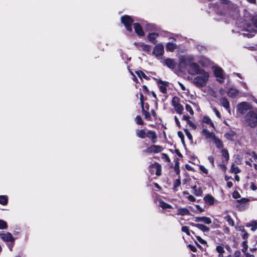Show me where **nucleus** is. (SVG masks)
I'll list each match as a JSON object with an SVG mask.
<instances>
[{
    "instance_id": "1",
    "label": "nucleus",
    "mask_w": 257,
    "mask_h": 257,
    "mask_svg": "<svg viewBox=\"0 0 257 257\" xmlns=\"http://www.w3.org/2000/svg\"><path fill=\"white\" fill-rule=\"evenodd\" d=\"M192 57H187L181 61L180 65L185 64L189 73L192 75L197 74L202 72L203 70L200 69L197 63L192 62Z\"/></svg>"
},
{
    "instance_id": "2",
    "label": "nucleus",
    "mask_w": 257,
    "mask_h": 257,
    "mask_svg": "<svg viewBox=\"0 0 257 257\" xmlns=\"http://www.w3.org/2000/svg\"><path fill=\"white\" fill-rule=\"evenodd\" d=\"M199 75L196 77L193 82L198 87H202L206 85L209 78V73L203 70L202 72L199 73Z\"/></svg>"
},
{
    "instance_id": "3",
    "label": "nucleus",
    "mask_w": 257,
    "mask_h": 257,
    "mask_svg": "<svg viewBox=\"0 0 257 257\" xmlns=\"http://www.w3.org/2000/svg\"><path fill=\"white\" fill-rule=\"evenodd\" d=\"M246 123L250 126L254 127L257 125V113L250 110L245 117Z\"/></svg>"
},
{
    "instance_id": "4",
    "label": "nucleus",
    "mask_w": 257,
    "mask_h": 257,
    "mask_svg": "<svg viewBox=\"0 0 257 257\" xmlns=\"http://www.w3.org/2000/svg\"><path fill=\"white\" fill-rule=\"evenodd\" d=\"M252 24H246L244 30L250 33H255L257 29V15L253 16L251 19Z\"/></svg>"
},
{
    "instance_id": "5",
    "label": "nucleus",
    "mask_w": 257,
    "mask_h": 257,
    "mask_svg": "<svg viewBox=\"0 0 257 257\" xmlns=\"http://www.w3.org/2000/svg\"><path fill=\"white\" fill-rule=\"evenodd\" d=\"M172 105L175 111L179 114H181L184 110L183 106L179 103V99L177 97H174L172 100Z\"/></svg>"
},
{
    "instance_id": "6",
    "label": "nucleus",
    "mask_w": 257,
    "mask_h": 257,
    "mask_svg": "<svg viewBox=\"0 0 257 257\" xmlns=\"http://www.w3.org/2000/svg\"><path fill=\"white\" fill-rule=\"evenodd\" d=\"M251 108V105L246 102H242L237 105V111L241 114H244L247 110Z\"/></svg>"
},
{
    "instance_id": "7",
    "label": "nucleus",
    "mask_w": 257,
    "mask_h": 257,
    "mask_svg": "<svg viewBox=\"0 0 257 257\" xmlns=\"http://www.w3.org/2000/svg\"><path fill=\"white\" fill-rule=\"evenodd\" d=\"M121 21L124 24L127 31L130 32L132 31L131 26L133 22V20H132V18L130 16L125 15L122 17L121 18Z\"/></svg>"
},
{
    "instance_id": "8",
    "label": "nucleus",
    "mask_w": 257,
    "mask_h": 257,
    "mask_svg": "<svg viewBox=\"0 0 257 257\" xmlns=\"http://www.w3.org/2000/svg\"><path fill=\"white\" fill-rule=\"evenodd\" d=\"M163 148L159 145H152L151 146L147 148L143 152L145 153L150 154L152 153H158L162 152Z\"/></svg>"
},
{
    "instance_id": "9",
    "label": "nucleus",
    "mask_w": 257,
    "mask_h": 257,
    "mask_svg": "<svg viewBox=\"0 0 257 257\" xmlns=\"http://www.w3.org/2000/svg\"><path fill=\"white\" fill-rule=\"evenodd\" d=\"M162 63L164 65L171 69H175L177 65V62L174 60L170 58L165 59Z\"/></svg>"
},
{
    "instance_id": "10",
    "label": "nucleus",
    "mask_w": 257,
    "mask_h": 257,
    "mask_svg": "<svg viewBox=\"0 0 257 257\" xmlns=\"http://www.w3.org/2000/svg\"><path fill=\"white\" fill-rule=\"evenodd\" d=\"M151 173H152L154 171H156V175L157 176H160L161 175V166L157 163H155L150 166Z\"/></svg>"
},
{
    "instance_id": "11",
    "label": "nucleus",
    "mask_w": 257,
    "mask_h": 257,
    "mask_svg": "<svg viewBox=\"0 0 257 257\" xmlns=\"http://www.w3.org/2000/svg\"><path fill=\"white\" fill-rule=\"evenodd\" d=\"M214 74L217 77V80L222 83L224 81L223 71L220 68H216L214 69Z\"/></svg>"
},
{
    "instance_id": "12",
    "label": "nucleus",
    "mask_w": 257,
    "mask_h": 257,
    "mask_svg": "<svg viewBox=\"0 0 257 257\" xmlns=\"http://www.w3.org/2000/svg\"><path fill=\"white\" fill-rule=\"evenodd\" d=\"M164 52V46L160 44L157 45L153 51V53L156 55V57L161 56Z\"/></svg>"
},
{
    "instance_id": "13",
    "label": "nucleus",
    "mask_w": 257,
    "mask_h": 257,
    "mask_svg": "<svg viewBox=\"0 0 257 257\" xmlns=\"http://www.w3.org/2000/svg\"><path fill=\"white\" fill-rule=\"evenodd\" d=\"M0 237L4 241L14 242L15 238L10 232L1 233Z\"/></svg>"
},
{
    "instance_id": "14",
    "label": "nucleus",
    "mask_w": 257,
    "mask_h": 257,
    "mask_svg": "<svg viewBox=\"0 0 257 257\" xmlns=\"http://www.w3.org/2000/svg\"><path fill=\"white\" fill-rule=\"evenodd\" d=\"M157 82L158 84L160 91L163 93H166L167 92L166 87L168 86V82L166 81H163L160 79H158Z\"/></svg>"
},
{
    "instance_id": "15",
    "label": "nucleus",
    "mask_w": 257,
    "mask_h": 257,
    "mask_svg": "<svg viewBox=\"0 0 257 257\" xmlns=\"http://www.w3.org/2000/svg\"><path fill=\"white\" fill-rule=\"evenodd\" d=\"M227 94L229 97L235 98L239 96V91L234 88H230L227 91Z\"/></svg>"
},
{
    "instance_id": "16",
    "label": "nucleus",
    "mask_w": 257,
    "mask_h": 257,
    "mask_svg": "<svg viewBox=\"0 0 257 257\" xmlns=\"http://www.w3.org/2000/svg\"><path fill=\"white\" fill-rule=\"evenodd\" d=\"M202 135L204 136L206 139H211L212 140L215 138V135L213 132H210L206 128H204L202 131Z\"/></svg>"
},
{
    "instance_id": "17",
    "label": "nucleus",
    "mask_w": 257,
    "mask_h": 257,
    "mask_svg": "<svg viewBox=\"0 0 257 257\" xmlns=\"http://www.w3.org/2000/svg\"><path fill=\"white\" fill-rule=\"evenodd\" d=\"M219 102L222 106H223L228 111L230 112V104L228 100L225 97H221L219 99Z\"/></svg>"
},
{
    "instance_id": "18",
    "label": "nucleus",
    "mask_w": 257,
    "mask_h": 257,
    "mask_svg": "<svg viewBox=\"0 0 257 257\" xmlns=\"http://www.w3.org/2000/svg\"><path fill=\"white\" fill-rule=\"evenodd\" d=\"M195 221L196 222H202L205 224H209L211 223V220L209 217H196L195 218Z\"/></svg>"
},
{
    "instance_id": "19",
    "label": "nucleus",
    "mask_w": 257,
    "mask_h": 257,
    "mask_svg": "<svg viewBox=\"0 0 257 257\" xmlns=\"http://www.w3.org/2000/svg\"><path fill=\"white\" fill-rule=\"evenodd\" d=\"M146 137L151 139L153 143H155L157 141V135L155 132L149 131L147 132Z\"/></svg>"
},
{
    "instance_id": "20",
    "label": "nucleus",
    "mask_w": 257,
    "mask_h": 257,
    "mask_svg": "<svg viewBox=\"0 0 257 257\" xmlns=\"http://www.w3.org/2000/svg\"><path fill=\"white\" fill-rule=\"evenodd\" d=\"M134 26L135 31L138 35L140 36L144 35V32L142 30L141 25L139 23H135Z\"/></svg>"
},
{
    "instance_id": "21",
    "label": "nucleus",
    "mask_w": 257,
    "mask_h": 257,
    "mask_svg": "<svg viewBox=\"0 0 257 257\" xmlns=\"http://www.w3.org/2000/svg\"><path fill=\"white\" fill-rule=\"evenodd\" d=\"M177 45L175 43L169 42L167 43L166 46V50L167 51L173 52L176 49H177Z\"/></svg>"
},
{
    "instance_id": "22",
    "label": "nucleus",
    "mask_w": 257,
    "mask_h": 257,
    "mask_svg": "<svg viewBox=\"0 0 257 257\" xmlns=\"http://www.w3.org/2000/svg\"><path fill=\"white\" fill-rule=\"evenodd\" d=\"M214 143L215 144L216 147L218 148H222L223 147V144L221 140H220L216 136L213 140Z\"/></svg>"
},
{
    "instance_id": "23",
    "label": "nucleus",
    "mask_w": 257,
    "mask_h": 257,
    "mask_svg": "<svg viewBox=\"0 0 257 257\" xmlns=\"http://www.w3.org/2000/svg\"><path fill=\"white\" fill-rule=\"evenodd\" d=\"M178 215H190V212L189 210L186 208H179L178 210V212L177 213Z\"/></svg>"
},
{
    "instance_id": "24",
    "label": "nucleus",
    "mask_w": 257,
    "mask_h": 257,
    "mask_svg": "<svg viewBox=\"0 0 257 257\" xmlns=\"http://www.w3.org/2000/svg\"><path fill=\"white\" fill-rule=\"evenodd\" d=\"M158 36V33H153L149 34L148 37L150 41L155 44L157 42L156 38Z\"/></svg>"
},
{
    "instance_id": "25",
    "label": "nucleus",
    "mask_w": 257,
    "mask_h": 257,
    "mask_svg": "<svg viewBox=\"0 0 257 257\" xmlns=\"http://www.w3.org/2000/svg\"><path fill=\"white\" fill-rule=\"evenodd\" d=\"M192 189H193V193L197 196H201L202 194V190L201 187L197 188L196 185H194L192 187Z\"/></svg>"
},
{
    "instance_id": "26",
    "label": "nucleus",
    "mask_w": 257,
    "mask_h": 257,
    "mask_svg": "<svg viewBox=\"0 0 257 257\" xmlns=\"http://www.w3.org/2000/svg\"><path fill=\"white\" fill-rule=\"evenodd\" d=\"M136 135L138 137L144 139L146 137L147 132H146L145 130H137L136 131Z\"/></svg>"
},
{
    "instance_id": "27",
    "label": "nucleus",
    "mask_w": 257,
    "mask_h": 257,
    "mask_svg": "<svg viewBox=\"0 0 257 257\" xmlns=\"http://www.w3.org/2000/svg\"><path fill=\"white\" fill-rule=\"evenodd\" d=\"M204 200L206 203L212 205L214 203V198L210 195H207L204 197Z\"/></svg>"
},
{
    "instance_id": "28",
    "label": "nucleus",
    "mask_w": 257,
    "mask_h": 257,
    "mask_svg": "<svg viewBox=\"0 0 257 257\" xmlns=\"http://www.w3.org/2000/svg\"><path fill=\"white\" fill-rule=\"evenodd\" d=\"M246 226L251 227V230L254 231L257 229V222L255 221H252L246 224Z\"/></svg>"
},
{
    "instance_id": "29",
    "label": "nucleus",
    "mask_w": 257,
    "mask_h": 257,
    "mask_svg": "<svg viewBox=\"0 0 257 257\" xmlns=\"http://www.w3.org/2000/svg\"><path fill=\"white\" fill-rule=\"evenodd\" d=\"M142 113L144 115L146 119H147L149 120H151L152 119L151 114L149 112H148L147 110H145L144 109V106H142Z\"/></svg>"
},
{
    "instance_id": "30",
    "label": "nucleus",
    "mask_w": 257,
    "mask_h": 257,
    "mask_svg": "<svg viewBox=\"0 0 257 257\" xmlns=\"http://www.w3.org/2000/svg\"><path fill=\"white\" fill-rule=\"evenodd\" d=\"M203 121L204 123L210 124L212 127H214V124L213 122L212 121L211 119L208 116H204L203 118Z\"/></svg>"
},
{
    "instance_id": "31",
    "label": "nucleus",
    "mask_w": 257,
    "mask_h": 257,
    "mask_svg": "<svg viewBox=\"0 0 257 257\" xmlns=\"http://www.w3.org/2000/svg\"><path fill=\"white\" fill-rule=\"evenodd\" d=\"M159 206L161 207V208H162L163 209H168V208H172V206L167 203H165L164 202V201H159Z\"/></svg>"
},
{
    "instance_id": "32",
    "label": "nucleus",
    "mask_w": 257,
    "mask_h": 257,
    "mask_svg": "<svg viewBox=\"0 0 257 257\" xmlns=\"http://www.w3.org/2000/svg\"><path fill=\"white\" fill-rule=\"evenodd\" d=\"M240 171V169L237 166H236L234 164L231 165V172L232 173L236 174L239 173Z\"/></svg>"
},
{
    "instance_id": "33",
    "label": "nucleus",
    "mask_w": 257,
    "mask_h": 257,
    "mask_svg": "<svg viewBox=\"0 0 257 257\" xmlns=\"http://www.w3.org/2000/svg\"><path fill=\"white\" fill-rule=\"evenodd\" d=\"M222 156L224 158L225 161H227L229 159V154L226 149H222L221 151Z\"/></svg>"
},
{
    "instance_id": "34",
    "label": "nucleus",
    "mask_w": 257,
    "mask_h": 257,
    "mask_svg": "<svg viewBox=\"0 0 257 257\" xmlns=\"http://www.w3.org/2000/svg\"><path fill=\"white\" fill-rule=\"evenodd\" d=\"M198 226V228L204 232H208L210 230V228L205 225L199 224Z\"/></svg>"
},
{
    "instance_id": "35",
    "label": "nucleus",
    "mask_w": 257,
    "mask_h": 257,
    "mask_svg": "<svg viewBox=\"0 0 257 257\" xmlns=\"http://www.w3.org/2000/svg\"><path fill=\"white\" fill-rule=\"evenodd\" d=\"M235 136V134L233 132H230L228 133L225 134L224 136L228 140H233L234 139V137Z\"/></svg>"
},
{
    "instance_id": "36",
    "label": "nucleus",
    "mask_w": 257,
    "mask_h": 257,
    "mask_svg": "<svg viewBox=\"0 0 257 257\" xmlns=\"http://www.w3.org/2000/svg\"><path fill=\"white\" fill-rule=\"evenodd\" d=\"M140 48L142 49L143 51L145 52H150V47L144 44H141L139 46Z\"/></svg>"
},
{
    "instance_id": "37",
    "label": "nucleus",
    "mask_w": 257,
    "mask_h": 257,
    "mask_svg": "<svg viewBox=\"0 0 257 257\" xmlns=\"http://www.w3.org/2000/svg\"><path fill=\"white\" fill-rule=\"evenodd\" d=\"M224 219L231 226L234 225V221L230 215H226L224 217Z\"/></svg>"
},
{
    "instance_id": "38",
    "label": "nucleus",
    "mask_w": 257,
    "mask_h": 257,
    "mask_svg": "<svg viewBox=\"0 0 257 257\" xmlns=\"http://www.w3.org/2000/svg\"><path fill=\"white\" fill-rule=\"evenodd\" d=\"M8 203V198L6 196H0V203L2 205H6Z\"/></svg>"
},
{
    "instance_id": "39",
    "label": "nucleus",
    "mask_w": 257,
    "mask_h": 257,
    "mask_svg": "<svg viewBox=\"0 0 257 257\" xmlns=\"http://www.w3.org/2000/svg\"><path fill=\"white\" fill-rule=\"evenodd\" d=\"M216 250L218 254H223L225 252L223 245H217L216 247Z\"/></svg>"
},
{
    "instance_id": "40",
    "label": "nucleus",
    "mask_w": 257,
    "mask_h": 257,
    "mask_svg": "<svg viewBox=\"0 0 257 257\" xmlns=\"http://www.w3.org/2000/svg\"><path fill=\"white\" fill-rule=\"evenodd\" d=\"M136 73L137 75L141 78H144L145 79H147V76L146 74L141 70H138L136 71Z\"/></svg>"
},
{
    "instance_id": "41",
    "label": "nucleus",
    "mask_w": 257,
    "mask_h": 257,
    "mask_svg": "<svg viewBox=\"0 0 257 257\" xmlns=\"http://www.w3.org/2000/svg\"><path fill=\"white\" fill-rule=\"evenodd\" d=\"M7 224L6 221L0 219V229H4L7 228Z\"/></svg>"
},
{
    "instance_id": "42",
    "label": "nucleus",
    "mask_w": 257,
    "mask_h": 257,
    "mask_svg": "<svg viewBox=\"0 0 257 257\" xmlns=\"http://www.w3.org/2000/svg\"><path fill=\"white\" fill-rule=\"evenodd\" d=\"M135 121H136V123H138V124H141V125L144 124V121H143L141 116L139 115H137L136 117Z\"/></svg>"
},
{
    "instance_id": "43",
    "label": "nucleus",
    "mask_w": 257,
    "mask_h": 257,
    "mask_svg": "<svg viewBox=\"0 0 257 257\" xmlns=\"http://www.w3.org/2000/svg\"><path fill=\"white\" fill-rule=\"evenodd\" d=\"M181 184V181L180 179H178L175 180L174 183V190H176L177 188L179 187Z\"/></svg>"
},
{
    "instance_id": "44",
    "label": "nucleus",
    "mask_w": 257,
    "mask_h": 257,
    "mask_svg": "<svg viewBox=\"0 0 257 257\" xmlns=\"http://www.w3.org/2000/svg\"><path fill=\"white\" fill-rule=\"evenodd\" d=\"M247 240H244L242 242L243 248H242V251L243 252H245L247 249L248 245L247 244Z\"/></svg>"
},
{
    "instance_id": "45",
    "label": "nucleus",
    "mask_w": 257,
    "mask_h": 257,
    "mask_svg": "<svg viewBox=\"0 0 257 257\" xmlns=\"http://www.w3.org/2000/svg\"><path fill=\"white\" fill-rule=\"evenodd\" d=\"M183 232H185L187 235H190L189 229L188 226H184L181 229Z\"/></svg>"
},
{
    "instance_id": "46",
    "label": "nucleus",
    "mask_w": 257,
    "mask_h": 257,
    "mask_svg": "<svg viewBox=\"0 0 257 257\" xmlns=\"http://www.w3.org/2000/svg\"><path fill=\"white\" fill-rule=\"evenodd\" d=\"M186 109L189 112L190 114H193V110L191 106L189 104H186L185 106Z\"/></svg>"
},
{
    "instance_id": "47",
    "label": "nucleus",
    "mask_w": 257,
    "mask_h": 257,
    "mask_svg": "<svg viewBox=\"0 0 257 257\" xmlns=\"http://www.w3.org/2000/svg\"><path fill=\"white\" fill-rule=\"evenodd\" d=\"M187 124L190 126L193 129H195L196 127V125L191 120H190L189 119L188 120V121H187Z\"/></svg>"
},
{
    "instance_id": "48",
    "label": "nucleus",
    "mask_w": 257,
    "mask_h": 257,
    "mask_svg": "<svg viewBox=\"0 0 257 257\" xmlns=\"http://www.w3.org/2000/svg\"><path fill=\"white\" fill-rule=\"evenodd\" d=\"M199 169L204 174H207L208 173V170L204 166L200 165L199 166Z\"/></svg>"
},
{
    "instance_id": "49",
    "label": "nucleus",
    "mask_w": 257,
    "mask_h": 257,
    "mask_svg": "<svg viewBox=\"0 0 257 257\" xmlns=\"http://www.w3.org/2000/svg\"><path fill=\"white\" fill-rule=\"evenodd\" d=\"M196 238H197V240L199 242H200L201 244H206L207 243L206 241L205 240L203 239L202 238H201V237H200L199 236H196Z\"/></svg>"
},
{
    "instance_id": "50",
    "label": "nucleus",
    "mask_w": 257,
    "mask_h": 257,
    "mask_svg": "<svg viewBox=\"0 0 257 257\" xmlns=\"http://www.w3.org/2000/svg\"><path fill=\"white\" fill-rule=\"evenodd\" d=\"M208 160L209 161V162L211 164L212 166L213 167H214V158H213V157L212 156H208Z\"/></svg>"
},
{
    "instance_id": "51",
    "label": "nucleus",
    "mask_w": 257,
    "mask_h": 257,
    "mask_svg": "<svg viewBox=\"0 0 257 257\" xmlns=\"http://www.w3.org/2000/svg\"><path fill=\"white\" fill-rule=\"evenodd\" d=\"M185 133H186V135L187 138L190 140H192L193 138H192V136L191 133L187 130H185Z\"/></svg>"
},
{
    "instance_id": "52",
    "label": "nucleus",
    "mask_w": 257,
    "mask_h": 257,
    "mask_svg": "<svg viewBox=\"0 0 257 257\" xmlns=\"http://www.w3.org/2000/svg\"><path fill=\"white\" fill-rule=\"evenodd\" d=\"M232 196L235 199H237L240 197V194L238 192L234 191L232 193Z\"/></svg>"
},
{
    "instance_id": "53",
    "label": "nucleus",
    "mask_w": 257,
    "mask_h": 257,
    "mask_svg": "<svg viewBox=\"0 0 257 257\" xmlns=\"http://www.w3.org/2000/svg\"><path fill=\"white\" fill-rule=\"evenodd\" d=\"M213 110L214 112V113H215V114L216 115V116L220 118L221 115H220V114L219 111L216 108H213Z\"/></svg>"
},
{
    "instance_id": "54",
    "label": "nucleus",
    "mask_w": 257,
    "mask_h": 257,
    "mask_svg": "<svg viewBox=\"0 0 257 257\" xmlns=\"http://www.w3.org/2000/svg\"><path fill=\"white\" fill-rule=\"evenodd\" d=\"M248 235L249 234L248 233H247L246 232H243V234L242 235V237L245 240H247Z\"/></svg>"
},
{
    "instance_id": "55",
    "label": "nucleus",
    "mask_w": 257,
    "mask_h": 257,
    "mask_svg": "<svg viewBox=\"0 0 257 257\" xmlns=\"http://www.w3.org/2000/svg\"><path fill=\"white\" fill-rule=\"evenodd\" d=\"M237 201L238 202H241V203H246V202H247L248 201V199H247V198H243L239 200H237Z\"/></svg>"
},
{
    "instance_id": "56",
    "label": "nucleus",
    "mask_w": 257,
    "mask_h": 257,
    "mask_svg": "<svg viewBox=\"0 0 257 257\" xmlns=\"http://www.w3.org/2000/svg\"><path fill=\"white\" fill-rule=\"evenodd\" d=\"M188 246L190 248V250L193 252H196V250H197V249L196 248L195 246L192 245H191V244H189L188 245Z\"/></svg>"
},
{
    "instance_id": "57",
    "label": "nucleus",
    "mask_w": 257,
    "mask_h": 257,
    "mask_svg": "<svg viewBox=\"0 0 257 257\" xmlns=\"http://www.w3.org/2000/svg\"><path fill=\"white\" fill-rule=\"evenodd\" d=\"M250 156L255 161L257 162V155L254 152H252Z\"/></svg>"
},
{
    "instance_id": "58",
    "label": "nucleus",
    "mask_w": 257,
    "mask_h": 257,
    "mask_svg": "<svg viewBox=\"0 0 257 257\" xmlns=\"http://www.w3.org/2000/svg\"><path fill=\"white\" fill-rule=\"evenodd\" d=\"M234 257H241V252L239 250H236L234 253Z\"/></svg>"
},
{
    "instance_id": "59",
    "label": "nucleus",
    "mask_w": 257,
    "mask_h": 257,
    "mask_svg": "<svg viewBox=\"0 0 257 257\" xmlns=\"http://www.w3.org/2000/svg\"><path fill=\"white\" fill-rule=\"evenodd\" d=\"M140 99L141 103V107H142V106H144V95L142 93L140 94Z\"/></svg>"
},
{
    "instance_id": "60",
    "label": "nucleus",
    "mask_w": 257,
    "mask_h": 257,
    "mask_svg": "<svg viewBox=\"0 0 257 257\" xmlns=\"http://www.w3.org/2000/svg\"><path fill=\"white\" fill-rule=\"evenodd\" d=\"M178 135L179 137L182 140H184V135L182 132H181V131L178 132Z\"/></svg>"
},
{
    "instance_id": "61",
    "label": "nucleus",
    "mask_w": 257,
    "mask_h": 257,
    "mask_svg": "<svg viewBox=\"0 0 257 257\" xmlns=\"http://www.w3.org/2000/svg\"><path fill=\"white\" fill-rule=\"evenodd\" d=\"M188 199L189 200L192 201V202H194L196 200L195 198L192 196V195H189L188 197Z\"/></svg>"
},
{
    "instance_id": "62",
    "label": "nucleus",
    "mask_w": 257,
    "mask_h": 257,
    "mask_svg": "<svg viewBox=\"0 0 257 257\" xmlns=\"http://www.w3.org/2000/svg\"><path fill=\"white\" fill-rule=\"evenodd\" d=\"M175 122L177 124V125H178V127H180L181 125H180V121L178 119V118H177V117L176 116H175Z\"/></svg>"
},
{
    "instance_id": "63",
    "label": "nucleus",
    "mask_w": 257,
    "mask_h": 257,
    "mask_svg": "<svg viewBox=\"0 0 257 257\" xmlns=\"http://www.w3.org/2000/svg\"><path fill=\"white\" fill-rule=\"evenodd\" d=\"M250 188L252 190H256L257 188L255 186V185L253 184V183H251V185H250Z\"/></svg>"
},
{
    "instance_id": "64",
    "label": "nucleus",
    "mask_w": 257,
    "mask_h": 257,
    "mask_svg": "<svg viewBox=\"0 0 257 257\" xmlns=\"http://www.w3.org/2000/svg\"><path fill=\"white\" fill-rule=\"evenodd\" d=\"M226 92L225 91L224 89H222V88H221L220 90H219V93L221 95H223L225 94Z\"/></svg>"
}]
</instances>
